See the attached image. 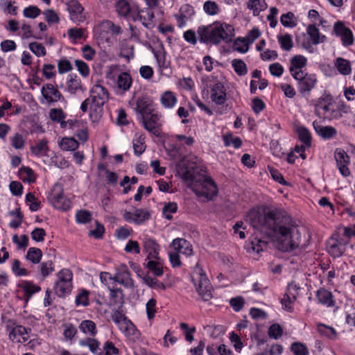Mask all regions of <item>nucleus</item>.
<instances>
[{
  "instance_id": "nucleus-1",
  "label": "nucleus",
  "mask_w": 355,
  "mask_h": 355,
  "mask_svg": "<svg viewBox=\"0 0 355 355\" xmlns=\"http://www.w3.org/2000/svg\"><path fill=\"white\" fill-rule=\"evenodd\" d=\"M246 220L265 235H277L279 248L283 251L289 252L302 245L299 229L291 217L284 211L274 209L261 214L252 209L248 214Z\"/></svg>"
},
{
  "instance_id": "nucleus-2",
  "label": "nucleus",
  "mask_w": 355,
  "mask_h": 355,
  "mask_svg": "<svg viewBox=\"0 0 355 355\" xmlns=\"http://www.w3.org/2000/svg\"><path fill=\"white\" fill-rule=\"evenodd\" d=\"M198 164L197 157H184L176 164V170L198 196L211 200L218 194L216 184L211 177L201 173L204 171Z\"/></svg>"
},
{
  "instance_id": "nucleus-3",
  "label": "nucleus",
  "mask_w": 355,
  "mask_h": 355,
  "mask_svg": "<svg viewBox=\"0 0 355 355\" xmlns=\"http://www.w3.org/2000/svg\"><path fill=\"white\" fill-rule=\"evenodd\" d=\"M197 33L201 43L218 44L222 42H232L234 36V29L230 24L216 21L207 26H199Z\"/></svg>"
},
{
  "instance_id": "nucleus-4",
  "label": "nucleus",
  "mask_w": 355,
  "mask_h": 355,
  "mask_svg": "<svg viewBox=\"0 0 355 355\" xmlns=\"http://www.w3.org/2000/svg\"><path fill=\"white\" fill-rule=\"evenodd\" d=\"M89 98L92 101L90 116L98 120L101 116L103 106L108 100L109 93L105 87L96 84L92 87Z\"/></svg>"
},
{
  "instance_id": "nucleus-5",
  "label": "nucleus",
  "mask_w": 355,
  "mask_h": 355,
  "mask_svg": "<svg viewBox=\"0 0 355 355\" xmlns=\"http://www.w3.org/2000/svg\"><path fill=\"white\" fill-rule=\"evenodd\" d=\"M191 279L198 294L204 301H209L212 298V286L204 270L198 263L193 269Z\"/></svg>"
},
{
  "instance_id": "nucleus-6",
  "label": "nucleus",
  "mask_w": 355,
  "mask_h": 355,
  "mask_svg": "<svg viewBox=\"0 0 355 355\" xmlns=\"http://www.w3.org/2000/svg\"><path fill=\"white\" fill-rule=\"evenodd\" d=\"M58 280L55 282L53 289L56 295L64 298L72 290L73 273L69 269H62L57 273Z\"/></svg>"
},
{
  "instance_id": "nucleus-7",
  "label": "nucleus",
  "mask_w": 355,
  "mask_h": 355,
  "mask_svg": "<svg viewBox=\"0 0 355 355\" xmlns=\"http://www.w3.org/2000/svg\"><path fill=\"white\" fill-rule=\"evenodd\" d=\"M293 77L297 81L298 92L303 96H308L311 91L315 87L318 82L315 74L308 73L306 72L294 74Z\"/></svg>"
},
{
  "instance_id": "nucleus-8",
  "label": "nucleus",
  "mask_w": 355,
  "mask_h": 355,
  "mask_svg": "<svg viewBox=\"0 0 355 355\" xmlns=\"http://www.w3.org/2000/svg\"><path fill=\"white\" fill-rule=\"evenodd\" d=\"M347 245V238H343L341 234L336 232L327 241V250L331 256L339 257L345 252Z\"/></svg>"
},
{
  "instance_id": "nucleus-9",
  "label": "nucleus",
  "mask_w": 355,
  "mask_h": 355,
  "mask_svg": "<svg viewBox=\"0 0 355 355\" xmlns=\"http://www.w3.org/2000/svg\"><path fill=\"white\" fill-rule=\"evenodd\" d=\"M49 200L52 202L55 208L61 210H67L71 207V202L63 194V187L60 183L54 184Z\"/></svg>"
},
{
  "instance_id": "nucleus-10",
  "label": "nucleus",
  "mask_w": 355,
  "mask_h": 355,
  "mask_svg": "<svg viewBox=\"0 0 355 355\" xmlns=\"http://www.w3.org/2000/svg\"><path fill=\"white\" fill-rule=\"evenodd\" d=\"M160 119L161 115H159L158 112L155 110L148 116H145L140 119V121H141L144 128L147 131L153 134L156 137H159V128L162 126Z\"/></svg>"
},
{
  "instance_id": "nucleus-11",
  "label": "nucleus",
  "mask_w": 355,
  "mask_h": 355,
  "mask_svg": "<svg viewBox=\"0 0 355 355\" xmlns=\"http://www.w3.org/2000/svg\"><path fill=\"white\" fill-rule=\"evenodd\" d=\"M334 31L337 36L340 37L344 46H350L354 43V37L352 31L345 26L341 21H337L334 26Z\"/></svg>"
},
{
  "instance_id": "nucleus-12",
  "label": "nucleus",
  "mask_w": 355,
  "mask_h": 355,
  "mask_svg": "<svg viewBox=\"0 0 355 355\" xmlns=\"http://www.w3.org/2000/svg\"><path fill=\"white\" fill-rule=\"evenodd\" d=\"M41 92L42 96L49 103L64 101V98L60 92L51 83L44 85L42 87Z\"/></svg>"
},
{
  "instance_id": "nucleus-13",
  "label": "nucleus",
  "mask_w": 355,
  "mask_h": 355,
  "mask_svg": "<svg viewBox=\"0 0 355 355\" xmlns=\"http://www.w3.org/2000/svg\"><path fill=\"white\" fill-rule=\"evenodd\" d=\"M299 288L295 284H289L287 288V293L284 295L283 298L281 300L282 308L289 312L293 311V304L296 300L297 291Z\"/></svg>"
},
{
  "instance_id": "nucleus-14",
  "label": "nucleus",
  "mask_w": 355,
  "mask_h": 355,
  "mask_svg": "<svg viewBox=\"0 0 355 355\" xmlns=\"http://www.w3.org/2000/svg\"><path fill=\"white\" fill-rule=\"evenodd\" d=\"M211 89V99L216 105H222L226 101V92L225 87L220 82L215 83Z\"/></svg>"
},
{
  "instance_id": "nucleus-15",
  "label": "nucleus",
  "mask_w": 355,
  "mask_h": 355,
  "mask_svg": "<svg viewBox=\"0 0 355 355\" xmlns=\"http://www.w3.org/2000/svg\"><path fill=\"white\" fill-rule=\"evenodd\" d=\"M144 252L147 254V259H159V252L160 247L156 241L150 237H146L143 242Z\"/></svg>"
},
{
  "instance_id": "nucleus-16",
  "label": "nucleus",
  "mask_w": 355,
  "mask_h": 355,
  "mask_svg": "<svg viewBox=\"0 0 355 355\" xmlns=\"http://www.w3.org/2000/svg\"><path fill=\"white\" fill-rule=\"evenodd\" d=\"M135 110L137 113L140 115L139 119L156 110L153 101L149 98H139L137 101Z\"/></svg>"
},
{
  "instance_id": "nucleus-17",
  "label": "nucleus",
  "mask_w": 355,
  "mask_h": 355,
  "mask_svg": "<svg viewBox=\"0 0 355 355\" xmlns=\"http://www.w3.org/2000/svg\"><path fill=\"white\" fill-rule=\"evenodd\" d=\"M67 6L72 21L80 22L84 20L82 15L84 8L77 0H71L67 3Z\"/></svg>"
},
{
  "instance_id": "nucleus-18",
  "label": "nucleus",
  "mask_w": 355,
  "mask_h": 355,
  "mask_svg": "<svg viewBox=\"0 0 355 355\" xmlns=\"http://www.w3.org/2000/svg\"><path fill=\"white\" fill-rule=\"evenodd\" d=\"M307 59L301 55L293 56L290 60L289 71L293 77L295 73H300L305 71L302 69L306 65Z\"/></svg>"
},
{
  "instance_id": "nucleus-19",
  "label": "nucleus",
  "mask_w": 355,
  "mask_h": 355,
  "mask_svg": "<svg viewBox=\"0 0 355 355\" xmlns=\"http://www.w3.org/2000/svg\"><path fill=\"white\" fill-rule=\"evenodd\" d=\"M174 250L180 254L189 256L193 252V249L190 243L184 239H175L172 242Z\"/></svg>"
},
{
  "instance_id": "nucleus-20",
  "label": "nucleus",
  "mask_w": 355,
  "mask_h": 355,
  "mask_svg": "<svg viewBox=\"0 0 355 355\" xmlns=\"http://www.w3.org/2000/svg\"><path fill=\"white\" fill-rule=\"evenodd\" d=\"M78 90L84 91L81 80L76 75L70 74L67 80V91L71 94H75Z\"/></svg>"
},
{
  "instance_id": "nucleus-21",
  "label": "nucleus",
  "mask_w": 355,
  "mask_h": 355,
  "mask_svg": "<svg viewBox=\"0 0 355 355\" xmlns=\"http://www.w3.org/2000/svg\"><path fill=\"white\" fill-rule=\"evenodd\" d=\"M313 125L315 132L323 139H331L337 133L336 128L331 126H322L315 121L313 122Z\"/></svg>"
},
{
  "instance_id": "nucleus-22",
  "label": "nucleus",
  "mask_w": 355,
  "mask_h": 355,
  "mask_svg": "<svg viewBox=\"0 0 355 355\" xmlns=\"http://www.w3.org/2000/svg\"><path fill=\"white\" fill-rule=\"evenodd\" d=\"M117 282L125 287H132L134 286L130 273L125 265L121 266L120 270L117 272Z\"/></svg>"
},
{
  "instance_id": "nucleus-23",
  "label": "nucleus",
  "mask_w": 355,
  "mask_h": 355,
  "mask_svg": "<svg viewBox=\"0 0 355 355\" xmlns=\"http://www.w3.org/2000/svg\"><path fill=\"white\" fill-rule=\"evenodd\" d=\"M312 44L317 45L326 40V36L320 33L319 29L314 24H310L306 29Z\"/></svg>"
},
{
  "instance_id": "nucleus-24",
  "label": "nucleus",
  "mask_w": 355,
  "mask_h": 355,
  "mask_svg": "<svg viewBox=\"0 0 355 355\" xmlns=\"http://www.w3.org/2000/svg\"><path fill=\"white\" fill-rule=\"evenodd\" d=\"M79 345L83 347H88L92 353L97 355H102L99 347L100 343L96 339L86 338L79 340Z\"/></svg>"
},
{
  "instance_id": "nucleus-25",
  "label": "nucleus",
  "mask_w": 355,
  "mask_h": 355,
  "mask_svg": "<svg viewBox=\"0 0 355 355\" xmlns=\"http://www.w3.org/2000/svg\"><path fill=\"white\" fill-rule=\"evenodd\" d=\"M21 287L24 291V299L26 303H27L32 295L41 291V287L34 284L31 282L25 281L24 282Z\"/></svg>"
},
{
  "instance_id": "nucleus-26",
  "label": "nucleus",
  "mask_w": 355,
  "mask_h": 355,
  "mask_svg": "<svg viewBox=\"0 0 355 355\" xmlns=\"http://www.w3.org/2000/svg\"><path fill=\"white\" fill-rule=\"evenodd\" d=\"M316 297L320 303L327 306H333L335 304L332 293L326 289L318 290Z\"/></svg>"
},
{
  "instance_id": "nucleus-27",
  "label": "nucleus",
  "mask_w": 355,
  "mask_h": 355,
  "mask_svg": "<svg viewBox=\"0 0 355 355\" xmlns=\"http://www.w3.org/2000/svg\"><path fill=\"white\" fill-rule=\"evenodd\" d=\"M132 83L131 76L127 72L121 73L116 80L117 86L119 89L123 92H126L130 89Z\"/></svg>"
},
{
  "instance_id": "nucleus-28",
  "label": "nucleus",
  "mask_w": 355,
  "mask_h": 355,
  "mask_svg": "<svg viewBox=\"0 0 355 355\" xmlns=\"http://www.w3.org/2000/svg\"><path fill=\"white\" fill-rule=\"evenodd\" d=\"M32 154L37 157L45 156L49 150L48 141L46 139L40 140L35 145L30 148Z\"/></svg>"
},
{
  "instance_id": "nucleus-29",
  "label": "nucleus",
  "mask_w": 355,
  "mask_h": 355,
  "mask_svg": "<svg viewBox=\"0 0 355 355\" xmlns=\"http://www.w3.org/2000/svg\"><path fill=\"white\" fill-rule=\"evenodd\" d=\"M115 324L118 326L120 331H122L125 336H129L135 335V327L133 323L128 318L120 322H116Z\"/></svg>"
},
{
  "instance_id": "nucleus-30",
  "label": "nucleus",
  "mask_w": 355,
  "mask_h": 355,
  "mask_svg": "<svg viewBox=\"0 0 355 355\" xmlns=\"http://www.w3.org/2000/svg\"><path fill=\"white\" fill-rule=\"evenodd\" d=\"M115 324L118 326L120 331H122L125 336H129L135 335V327L133 323L128 318L120 322H116Z\"/></svg>"
},
{
  "instance_id": "nucleus-31",
  "label": "nucleus",
  "mask_w": 355,
  "mask_h": 355,
  "mask_svg": "<svg viewBox=\"0 0 355 355\" xmlns=\"http://www.w3.org/2000/svg\"><path fill=\"white\" fill-rule=\"evenodd\" d=\"M162 261L159 259H150L146 264V267L150 270L154 275L159 277L163 275V266Z\"/></svg>"
},
{
  "instance_id": "nucleus-32",
  "label": "nucleus",
  "mask_w": 355,
  "mask_h": 355,
  "mask_svg": "<svg viewBox=\"0 0 355 355\" xmlns=\"http://www.w3.org/2000/svg\"><path fill=\"white\" fill-rule=\"evenodd\" d=\"M79 329L85 334L90 336H95L97 334L96 326L94 322L89 320H85L81 322Z\"/></svg>"
},
{
  "instance_id": "nucleus-33",
  "label": "nucleus",
  "mask_w": 355,
  "mask_h": 355,
  "mask_svg": "<svg viewBox=\"0 0 355 355\" xmlns=\"http://www.w3.org/2000/svg\"><path fill=\"white\" fill-rule=\"evenodd\" d=\"M160 101L164 107L172 108L177 102V98L173 92L166 91L162 94Z\"/></svg>"
},
{
  "instance_id": "nucleus-34",
  "label": "nucleus",
  "mask_w": 355,
  "mask_h": 355,
  "mask_svg": "<svg viewBox=\"0 0 355 355\" xmlns=\"http://www.w3.org/2000/svg\"><path fill=\"white\" fill-rule=\"evenodd\" d=\"M116 10L120 16L128 19L132 10V7L130 6L126 0H119L116 4Z\"/></svg>"
},
{
  "instance_id": "nucleus-35",
  "label": "nucleus",
  "mask_w": 355,
  "mask_h": 355,
  "mask_svg": "<svg viewBox=\"0 0 355 355\" xmlns=\"http://www.w3.org/2000/svg\"><path fill=\"white\" fill-rule=\"evenodd\" d=\"M59 146L63 150L73 151L78 148L79 143L73 137H66L59 142Z\"/></svg>"
},
{
  "instance_id": "nucleus-36",
  "label": "nucleus",
  "mask_w": 355,
  "mask_h": 355,
  "mask_svg": "<svg viewBox=\"0 0 355 355\" xmlns=\"http://www.w3.org/2000/svg\"><path fill=\"white\" fill-rule=\"evenodd\" d=\"M248 8L253 11L254 16L258 15L261 11L267 8L265 0H250L248 3Z\"/></svg>"
},
{
  "instance_id": "nucleus-37",
  "label": "nucleus",
  "mask_w": 355,
  "mask_h": 355,
  "mask_svg": "<svg viewBox=\"0 0 355 355\" xmlns=\"http://www.w3.org/2000/svg\"><path fill=\"white\" fill-rule=\"evenodd\" d=\"M133 222L137 225H141L150 218V214L148 211L143 209H137L132 214Z\"/></svg>"
},
{
  "instance_id": "nucleus-38",
  "label": "nucleus",
  "mask_w": 355,
  "mask_h": 355,
  "mask_svg": "<svg viewBox=\"0 0 355 355\" xmlns=\"http://www.w3.org/2000/svg\"><path fill=\"white\" fill-rule=\"evenodd\" d=\"M297 133L298 135L299 139L306 146L310 147L311 145V136L306 128L301 126L297 129Z\"/></svg>"
},
{
  "instance_id": "nucleus-39",
  "label": "nucleus",
  "mask_w": 355,
  "mask_h": 355,
  "mask_svg": "<svg viewBox=\"0 0 355 355\" xmlns=\"http://www.w3.org/2000/svg\"><path fill=\"white\" fill-rule=\"evenodd\" d=\"M42 257V252L37 248H30L26 254V259L33 263H39Z\"/></svg>"
},
{
  "instance_id": "nucleus-40",
  "label": "nucleus",
  "mask_w": 355,
  "mask_h": 355,
  "mask_svg": "<svg viewBox=\"0 0 355 355\" xmlns=\"http://www.w3.org/2000/svg\"><path fill=\"white\" fill-rule=\"evenodd\" d=\"M318 331L322 336H327L330 339H335L337 337V333L333 327L323 324L318 325Z\"/></svg>"
},
{
  "instance_id": "nucleus-41",
  "label": "nucleus",
  "mask_w": 355,
  "mask_h": 355,
  "mask_svg": "<svg viewBox=\"0 0 355 355\" xmlns=\"http://www.w3.org/2000/svg\"><path fill=\"white\" fill-rule=\"evenodd\" d=\"M232 65L238 76H244L248 73L247 66L241 59L233 60Z\"/></svg>"
},
{
  "instance_id": "nucleus-42",
  "label": "nucleus",
  "mask_w": 355,
  "mask_h": 355,
  "mask_svg": "<svg viewBox=\"0 0 355 355\" xmlns=\"http://www.w3.org/2000/svg\"><path fill=\"white\" fill-rule=\"evenodd\" d=\"M336 64L340 73L347 75L351 72L350 63L348 60L342 58H338L336 59Z\"/></svg>"
},
{
  "instance_id": "nucleus-43",
  "label": "nucleus",
  "mask_w": 355,
  "mask_h": 355,
  "mask_svg": "<svg viewBox=\"0 0 355 355\" xmlns=\"http://www.w3.org/2000/svg\"><path fill=\"white\" fill-rule=\"evenodd\" d=\"M155 18L154 12L149 8L144 9L142 16V24L149 28L154 26L153 19Z\"/></svg>"
},
{
  "instance_id": "nucleus-44",
  "label": "nucleus",
  "mask_w": 355,
  "mask_h": 355,
  "mask_svg": "<svg viewBox=\"0 0 355 355\" xmlns=\"http://www.w3.org/2000/svg\"><path fill=\"white\" fill-rule=\"evenodd\" d=\"M278 41L280 44L281 48L284 51H290L293 46L292 37L289 34L279 35Z\"/></svg>"
},
{
  "instance_id": "nucleus-45",
  "label": "nucleus",
  "mask_w": 355,
  "mask_h": 355,
  "mask_svg": "<svg viewBox=\"0 0 355 355\" xmlns=\"http://www.w3.org/2000/svg\"><path fill=\"white\" fill-rule=\"evenodd\" d=\"M291 350L294 355H309V349L306 346L300 342H295L291 346Z\"/></svg>"
},
{
  "instance_id": "nucleus-46",
  "label": "nucleus",
  "mask_w": 355,
  "mask_h": 355,
  "mask_svg": "<svg viewBox=\"0 0 355 355\" xmlns=\"http://www.w3.org/2000/svg\"><path fill=\"white\" fill-rule=\"evenodd\" d=\"M110 292V297L113 300L114 304H119L121 306L124 303L123 293L121 288H109Z\"/></svg>"
},
{
  "instance_id": "nucleus-47",
  "label": "nucleus",
  "mask_w": 355,
  "mask_h": 355,
  "mask_svg": "<svg viewBox=\"0 0 355 355\" xmlns=\"http://www.w3.org/2000/svg\"><path fill=\"white\" fill-rule=\"evenodd\" d=\"M146 148V146L145 145L144 138L141 136L133 141L134 153L136 155H141L145 151Z\"/></svg>"
},
{
  "instance_id": "nucleus-48",
  "label": "nucleus",
  "mask_w": 355,
  "mask_h": 355,
  "mask_svg": "<svg viewBox=\"0 0 355 355\" xmlns=\"http://www.w3.org/2000/svg\"><path fill=\"white\" fill-rule=\"evenodd\" d=\"M224 144L226 146L232 145L235 148H239L242 145L241 139L236 137H234L232 135H226L223 136Z\"/></svg>"
},
{
  "instance_id": "nucleus-49",
  "label": "nucleus",
  "mask_w": 355,
  "mask_h": 355,
  "mask_svg": "<svg viewBox=\"0 0 355 355\" xmlns=\"http://www.w3.org/2000/svg\"><path fill=\"white\" fill-rule=\"evenodd\" d=\"M203 9L209 15H217L220 11L218 4L211 1H205L203 6Z\"/></svg>"
},
{
  "instance_id": "nucleus-50",
  "label": "nucleus",
  "mask_w": 355,
  "mask_h": 355,
  "mask_svg": "<svg viewBox=\"0 0 355 355\" xmlns=\"http://www.w3.org/2000/svg\"><path fill=\"white\" fill-rule=\"evenodd\" d=\"M248 45L245 39L238 38L234 41L232 48L234 51L244 53L248 51Z\"/></svg>"
},
{
  "instance_id": "nucleus-51",
  "label": "nucleus",
  "mask_w": 355,
  "mask_h": 355,
  "mask_svg": "<svg viewBox=\"0 0 355 355\" xmlns=\"http://www.w3.org/2000/svg\"><path fill=\"white\" fill-rule=\"evenodd\" d=\"M102 26L110 31L112 35H119L122 33L121 28L115 24H114L112 21L106 20L102 23Z\"/></svg>"
},
{
  "instance_id": "nucleus-52",
  "label": "nucleus",
  "mask_w": 355,
  "mask_h": 355,
  "mask_svg": "<svg viewBox=\"0 0 355 355\" xmlns=\"http://www.w3.org/2000/svg\"><path fill=\"white\" fill-rule=\"evenodd\" d=\"M294 14L291 12H288L286 14H283L281 16L280 21L282 24L285 27H294L296 26V23L293 21Z\"/></svg>"
},
{
  "instance_id": "nucleus-53",
  "label": "nucleus",
  "mask_w": 355,
  "mask_h": 355,
  "mask_svg": "<svg viewBox=\"0 0 355 355\" xmlns=\"http://www.w3.org/2000/svg\"><path fill=\"white\" fill-rule=\"evenodd\" d=\"M21 175L24 182L29 183L33 182L35 180V176L33 171L29 167H22L20 171Z\"/></svg>"
},
{
  "instance_id": "nucleus-54",
  "label": "nucleus",
  "mask_w": 355,
  "mask_h": 355,
  "mask_svg": "<svg viewBox=\"0 0 355 355\" xmlns=\"http://www.w3.org/2000/svg\"><path fill=\"white\" fill-rule=\"evenodd\" d=\"M30 50L37 57L44 56L46 53L44 46L38 42H31L29 44Z\"/></svg>"
},
{
  "instance_id": "nucleus-55",
  "label": "nucleus",
  "mask_w": 355,
  "mask_h": 355,
  "mask_svg": "<svg viewBox=\"0 0 355 355\" xmlns=\"http://www.w3.org/2000/svg\"><path fill=\"white\" fill-rule=\"evenodd\" d=\"M337 164H349V157L343 149H336L334 155Z\"/></svg>"
},
{
  "instance_id": "nucleus-56",
  "label": "nucleus",
  "mask_w": 355,
  "mask_h": 355,
  "mask_svg": "<svg viewBox=\"0 0 355 355\" xmlns=\"http://www.w3.org/2000/svg\"><path fill=\"white\" fill-rule=\"evenodd\" d=\"M10 142L12 146L15 149H21L24 148L25 144V139L22 135L16 133L13 137L10 138Z\"/></svg>"
},
{
  "instance_id": "nucleus-57",
  "label": "nucleus",
  "mask_w": 355,
  "mask_h": 355,
  "mask_svg": "<svg viewBox=\"0 0 355 355\" xmlns=\"http://www.w3.org/2000/svg\"><path fill=\"white\" fill-rule=\"evenodd\" d=\"M177 209L178 205L175 202H168V204L164 205L162 209V212L164 217L167 220H171L172 219V216L171 215V214L175 213L177 211Z\"/></svg>"
},
{
  "instance_id": "nucleus-58",
  "label": "nucleus",
  "mask_w": 355,
  "mask_h": 355,
  "mask_svg": "<svg viewBox=\"0 0 355 355\" xmlns=\"http://www.w3.org/2000/svg\"><path fill=\"white\" fill-rule=\"evenodd\" d=\"M41 13V10L39 8L35 6H30L25 8L23 10L24 17L27 18L35 19L39 16Z\"/></svg>"
},
{
  "instance_id": "nucleus-59",
  "label": "nucleus",
  "mask_w": 355,
  "mask_h": 355,
  "mask_svg": "<svg viewBox=\"0 0 355 355\" xmlns=\"http://www.w3.org/2000/svg\"><path fill=\"white\" fill-rule=\"evenodd\" d=\"M76 218L78 223H87L91 221L92 215L87 210H80L76 213Z\"/></svg>"
},
{
  "instance_id": "nucleus-60",
  "label": "nucleus",
  "mask_w": 355,
  "mask_h": 355,
  "mask_svg": "<svg viewBox=\"0 0 355 355\" xmlns=\"http://www.w3.org/2000/svg\"><path fill=\"white\" fill-rule=\"evenodd\" d=\"M156 304V300L154 298H151L146 303V313L148 320H152L155 317L157 312Z\"/></svg>"
},
{
  "instance_id": "nucleus-61",
  "label": "nucleus",
  "mask_w": 355,
  "mask_h": 355,
  "mask_svg": "<svg viewBox=\"0 0 355 355\" xmlns=\"http://www.w3.org/2000/svg\"><path fill=\"white\" fill-rule=\"evenodd\" d=\"M40 267L43 277H47L54 270L53 262L51 260L42 262Z\"/></svg>"
},
{
  "instance_id": "nucleus-62",
  "label": "nucleus",
  "mask_w": 355,
  "mask_h": 355,
  "mask_svg": "<svg viewBox=\"0 0 355 355\" xmlns=\"http://www.w3.org/2000/svg\"><path fill=\"white\" fill-rule=\"evenodd\" d=\"M245 304V300L241 296H238L236 297H233L230 300V304L232 307L234 311L239 312L240 311Z\"/></svg>"
},
{
  "instance_id": "nucleus-63",
  "label": "nucleus",
  "mask_w": 355,
  "mask_h": 355,
  "mask_svg": "<svg viewBox=\"0 0 355 355\" xmlns=\"http://www.w3.org/2000/svg\"><path fill=\"white\" fill-rule=\"evenodd\" d=\"M49 116L52 121L58 123L65 119L66 114L61 109L53 108L49 112Z\"/></svg>"
},
{
  "instance_id": "nucleus-64",
  "label": "nucleus",
  "mask_w": 355,
  "mask_h": 355,
  "mask_svg": "<svg viewBox=\"0 0 355 355\" xmlns=\"http://www.w3.org/2000/svg\"><path fill=\"white\" fill-rule=\"evenodd\" d=\"M89 292L87 290H83L76 297V304L83 305L87 306L89 305Z\"/></svg>"
}]
</instances>
